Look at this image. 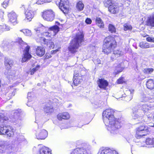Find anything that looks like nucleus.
<instances>
[{
    "instance_id": "nucleus-1",
    "label": "nucleus",
    "mask_w": 154,
    "mask_h": 154,
    "mask_svg": "<svg viewBox=\"0 0 154 154\" xmlns=\"http://www.w3.org/2000/svg\"><path fill=\"white\" fill-rule=\"evenodd\" d=\"M114 112L112 109H108L103 112L102 115L103 121L106 125H108L107 130L112 135L117 134L121 127L120 123L114 116Z\"/></svg>"
},
{
    "instance_id": "nucleus-2",
    "label": "nucleus",
    "mask_w": 154,
    "mask_h": 154,
    "mask_svg": "<svg viewBox=\"0 0 154 154\" xmlns=\"http://www.w3.org/2000/svg\"><path fill=\"white\" fill-rule=\"evenodd\" d=\"M83 33L81 31L78 32L75 37L71 42L68 49L71 53L73 54L77 51L80 44L83 41L84 35Z\"/></svg>"
},
{
    "instance_id": "nucleus-3",
    "label": "nucleus",
    "mask_w": 154,
    "mask_h": 154,
    "mask_svg": "<svg viewBox=\"0 0 154 154\" xmlns=\"http://www.w3.org/2000/svg\"><path fill=\"white\" fill-rule=\"evenodd\" d=\"M116 46L114 38L110 36L106 37L104 40L103 52L106 54L110 53Z\"/></svg>"
},
{
    "instance_id": "nucleus-4",
    "label": "nucleus",
    "mask_w": 154,
    "mask_h": 154,
    "mask_svg": "<svg viewBox=\"0 0 154 154\" xmlns=\"http://www.w3.org/2000/svg\"><path fill=\"white\" fill-rule=\"evenodd\" d=\"M18 42L20 45L22 46V47H23L25 48L23 51V56L21 61L22 63L24 62L29 60L31 57V55L29 52L30 47L27 45L26 43L23 42L21 38H18Z\"/></svg>"
},
{
    "instance_id": "nucleus-5",
    "label": "nucleus",
    "mask_w": 154,
    "mask_h": 154,
    "mask_svg": "<svg viewBox=\"0 0 154 154\" xmlns=\"http://www.w3.org/2000/svg\"><path fill=\"white\" fill-rule=\"evenodd\" d=\"M13 129L10 125H2L0 126V134L5 135L9 137L14 134Z\"/></svg>"
},
{
    "instance_id": "nucleus-6",
    "label": "nucleus",
    "mask_w": 154,
    "mask_h": 154,
    "mask_svg": "<svg viewBox=\"0 0 154 154\" xmlns=\"http://www.w3.org/2000/svg\"><path fill=\"white\" fill-rule=\"evenodd\" d=\"M42 17L44 20L51 21L54 19L55 14L51 10H47L43 12Z\"/></svg>"
},
{
    "instance_id": "nucleus-7",
    "label": "nucleus",
    "mask_w": 154,
    "mask_h": 154,
    "mask_svg": "<svg viewBox=\"0 0 154 154\" xmlns=\"http://www.w3.org/2000/svg\"><path fill=\"white\" fill-rule=\"evenodd\" d=\"M57 5H59V8L64 14L67 13L68 10L69 2L68 0H60L57 3L56 2Z\"/></svg>"
},
{
    "instance_id": "nucleus-8",
    "label": "nucleus",
    "mask_w": 154,
    "mask_h": 154,
    "mask_svg": "<svg viewBox=\"0 0 154 154\" xmlns=\"http://www.w3.org/2000/svg\"><path fill=\"white\" fill-rule=\"evenodd\" d=\"M59 31V28L57 26H54L49 28L48 32H45L44 35L46 37H51L55 35Z\"/></svg>"
},
{
    "instance_id": "nucleus-9",
    "label": "nucleus",
    "mask_w": 154,
    "mask_h": 154,
    "mask_svg": "<svg viewBox=\"0 0 154 154\" xmlns=\"http://www.w3.org/2000/svg\"><path fill=\"white\" fill-rule=\"evenodd\" d=\"M47 131L44 129H38L36 134V137L38 139H44L47 137Z\"/></svg>"
},
{
    "instance_id": "nucleus-10",
    "label": "nucleus",
    "mask_w": 154,
    "mask_h": 154,
    "mask_svg": "<svg viewBox=\"0 0 154 154\" xmlns=\"http://www.w3.org/2000/svg\"><path fill=\"white\" fill-rule=\"evenodd\" d=\"M143 114L141 110L134 109L133 110L132 117L134 119L140 121L142 119Z\"/></svg>"
},
{
    "instance_id": "nucleus-11",
    "label": "nucleus",
    "mask_w": 154,
    "mask_h": 154,
    "mask_svg": "<svg viewBox=\"0 0 154 154\" xmlns=\"http://www.w3.org/2000/svg\"><path fill=\"white\" fill-rule=\"evenodd\" d=\"M26 17L24 20L26 22L31 21L34 15V12L32 10L28 9L25 13Z\"/></svg>"
},
{
    "instance_id": "nucleus-12",
    "label": "nucleus",
    "mask_w": 154,
    "mask_h": 154,
    "mask_svg": "<svg viewBox=\"0 0 154 154\" xmlns=\"http://www.w3.org/2000/svg\"><path fill=\"white\" fill-rule=\"evenodd\" d=\"M8 15L9 20L11 22L14 23V24L17 23V16L15 12L12 11L8 13Z\"/></svg>"
},
{
    "instance_id": "nucleus-13",
    "label": "nucleus",
    "mask_w": 154,
    "mask_h": 154,
    "mask_svg": "<svg viewBox=\"0 0 154 154\" xmlns=\"http://www.w3.org/2000/svg\"><path fill=\"white\" fill-rule=\"evenodd\" d=\"M40 41L42 44H46L48 47L51 49L53 48L54 47V43L51 41L46 40L43 37H41L40 39Z\"/></svg>"
},
{
    "instance_id": "nucleus-14",
    "label": "nucleus",
    "mask_w": 154,
    "mask_h": 154,
    "mask_svg": "<svg viewBox=\"0 0 154 154\" xmlns=\"http://www.w3.org/2000/svg\"><path fill=\"white\" fill-rule=\"evenodd\" d=\"M8 149V145L6 141L0 140V153H4Z\"/></svg>"
},
{
    "instance_id": "nucleus-15",
    "label": "nucleus",
    "mask_w": 154,
    "mask_h": 154,
    "mask_svg": "<svg viewBox=\"0 0 154 154\" xmlns=\"http://www.w3.org/2000/svg\"><path fill=\"white\" fill-rule=\"evenodd\" d=\"M97 83L99 87L102 89H105L108 86V83L106 80L103 79H99Z\"/></svg>"
},
{
    "instance_id": "nucleus-16",
    "label": "nucleus",
    "mask_w": 154,
    "mask_h": 154,
    "mask_svg": "<svg viewBox=\"0 0 154 154\" xmlns=\"http://www.w3.org/2000/svg\"><path fill=\"white\" fill-rule=\"evenodd\" d=\"M82 80V79L81 74L78 75L77 74H75L73 81L74 85L75 86L78 85L79 84L81 83Z\"/></svg>"
},
{
    "instance_id": "nucleus-17",
    "label": "nucleus",
    "mask_w": 154,
    "mask_h": 154,
    "mask_svg": "<svg viewBox=\"0 0 154 154\" xmlns=\"http://www.w3.org/2000/svg\"><path fill=\"white\" fill-rule=\"evenodd\" d=\"M70 118L69 114L66 112L60 113L57 115V118L59 120L63 119H68Z\"/></svg>"
},
{
    "instance_id": "nucleus-18",
    "label": "nucleus",
    "mask_w": 154,
    "mask_h": 154,
    "mask_svg": "<svg viewBox=\"0 0 154 154\" xmlns=\"http://www.w3.org/2000/svg\"><path fill=\"white\" fill-rule=\"evenodd\" d=\"M71 154H87V152L85 149L77 148L74 149Z\"/></svg>"
},
{
    "instance_id": "nucleus-19",
    "label": "nucleus",
    "mask_w": 154,
    "mask_h": 154,
    "mask_svg": "<svg viewBox=\"0 0 154 154\" xmlns=\"http://www.w3.org/2000/svg\"><path fill=\"white\" fill-rule=\"evenodd\" d=\"M45 53V50L44 48L42 47H38L36 48V54L38 56H43Z\"/></svg>"
},
{
    "instance_id": "nucleus-20",
    "label": "nucleus",
    "mask_w": 154,
    "mask_h": 154,
    "mask_svg": "<svg viewBox=\"0 0 154 154\" xmlns=\"http://www.w3.org/2000/svg\"><path fill=\"white\" fill-rule=\"evenodd\" d=\"M114 151L109 149L101 148L100 149L98 154H111Z\"/></svg>"
},
{
    "instance_id": "nucleus-21",
    "label": "nucleus",
    "mask_w": 154,
    "mask_h": 154,
    "mask_svg": "<svg viewBox=\"0 0 154 154\" xmlns=\"http://www.w3.org/2000/svg\"><path fill=\"white\" fill-rule=\"evenodd\" d=\"M109 11L113 14H115L118 12L119 11V8L117 6L112 5H110L108 7Z\"/></svg>"
},
{
    "instance_id": "nucleus-22",
    "label": "nucleus",
    "mask_w": 154,
    "mask_h": 154,
    "mask_svg": "<svg viewBox=\"0 0 154 154\" xmlns=\"http://www.w3.org/2000/svg\"><path fill=\"white\" fill-rule=\"evenodd\" d=\"M146 86L147 88L150 90H152L154 88V81L152 79H149L146 82Z\"/></svg>"
},
{
    "instance_id": "nucleus-23",
    "label": "nucleus",
    "mask_w": 154,
    "mask_h": 154,
    "mask_svg": "<svg viewBox=\"0 0 154 154\" xmlns=\"http://www.w3.org/2000/svg\"><path fill=\"white\" fill-rule=\"evenodd\" d=\"M13 61L11 60L8 59H6L5 61V65L6 69H10L13 64Z\"/></svg>"
},
{
    "instance_id": "nucleus-24",
    "label": "nucleus",
    "mask_w": 154,
    "mask_h": 154,
    "mask_svg": "<svg viewBox=\"0 0 154 154\" xmlns=\"http://www.w3.org/2000/svg\"><path fill=\"white\" fill-rule=\"evenodd\" d=\"M136 137L137 138H140L146 135L147 132L142 131L141 130H140L139 128H136Z\"/></svg>"
},
{
    "instance_id": "nucleus-25",
    "label": "nucleus",
    "mask_w": 154,
    "mask_h": 154,
    "mask_svg": "<svg viewBox=\"0 0 154 154\" xmlns=\"http://www.w3.org/2000/svg\"><path fill=\"white\" fill-rule=\"evenodd\" d=\"M146 23L148 26L154 27V14L149 17Z\"/></svg>"
},
{
    "instance_id": "nucleus-26",
    "label": "nucleus",
    "mask_w": 154,
    "mask_h": 154,
    "mask_svg": "<svg viewBox=\"0 0 154 154\" xmlns=\"http://www.w3.org/2000/svg\"><path fill=\"white\" fill-rule=\"evenodd\" d=\"M40 154H51V151L48 148L44 147L40 149Z\"/></svg>"
},
{
    "instance_id": "nucleus-27",
    "label": "nucleus",
    "mask_w": 154,
    "mask_h": 154,
    "mask_svg": "<svg viewBox=\"0 0 154 154\" xmlns=\"http://www.w3.org/2000/svg\"><path fill=\"white\" fill-rule=\"evenodd\" d=\"M152 109V107L150 105H148L146 104H143L142 107V111H143L144 113L148 110H150Z\"/></svg>"
},
{
    "instance_id": "nucleus-28",
    "label": "nucleus",
    "mask_w": 154,
    "mask_h": 154,
    "mask_svg": "<svg viewBox=\"0 0 154 154\" xmlns=\"http://www.w3.org/2000/svg\"><path fill=\"white\" fill-rule=\"evenodd\" d=\"M5 73L6 75L9 76L10 78H12L11 77H10V76H14L15 74V72L14 71L11 70L10 69H6Z\"/></svg>"
},
{
    "instance_id": "nucleus-29",
    "label": "nucleus",
    "mask_w": 154,
    "mask_h": 154,
    "mask_svg": "<svg viewBox=\"0 0 154 154\" xmlns=\"http://www.w3.org/2000/svg\"><path fill=\"white\" fill-rule=\"evenodd\" d=\"M97 24L100 28H103L104 26L103 22L99 17H97L96 20Z\"/></svg>"
},
{
    "instance_id": "nucleus-30",
    "label": "nucleus",
    "mask_w": 154,
    "mask_h": 154,
    "mask_svg": "<svg viewBox=\"0 0 154 154\" xmlns=\"http://www.w3.org/2000/svg\"><path fill=\"white\" fill-rule=\"evenodd\" d=\"M8 120V119L7 117L4 116L3 115H1L0 116V124L6 123Z\"/></svg>"
},
{
    "instance_id": "nucleus-31",
    "label": "nucleus",
    "mask_w": 154,
    "mask_h": 154,
    "mask_svg": "<svg viewBox=\"0 0 154 154\" xmlns=\"http://www.w3.org/2000/svg\"><path fill=\"white\" fill-rule=\"evenodd\" d=\"M140 47L142 48H149V45L146 42H141L140 44Z\"/></svg>"
},
{
    "instance_id": "nucleus-32",
    "label": "nucleus",
    "mask_w": 154,
    "mask_h": 154,
    "mask_svg": "<svg viewBox=\"0 0 154 154\" xmlns=\"http://www.w3.org/2000/svg\"><path fill=\"white\" fill-rule=\"evenodd\" d=\"M113 54L116 57H118L123 55V53L122 51L117 50L114 51Z\"/></svg>"
},
{
    "instance_id": "nucleus-33",
    "label": "nucleus",
    "mask_w": 154,
    "mask_h": 154,
    "mask_svg": "<svg viewBox=\"0 0 154 154\" xmlns=\"http://www.w3.org/2000/svg\"><path fill=\"white\" fill-rule=\"evenodd\" d=\"M76 7L77 9L79 11H81L83 10L84 5L81 2L79 1L77 3Z\"/></svg>"
},
{
    "instance_id": "nucleus-34",
    "label": "nucleus",
    "mask_w": 154,
    "mask_h": 154,
    "mask_svg": "<svg viewBox=\"0 0 154 154\" xmlns=\"http://www.w3.org/2000/svg\"><path fill=\"white\" fill-rule=\"evenodd\" d=\"M23 32L25 35L27 36H31L32 35L31 31L28 29H24L20 30Z\"/></svg>"
},
{
    "instance_id": "nucleus-35",
    "label": "nucleus",
    "mask_w": 154,
    "mask_h": 154,
    "mask_svg": "<svg viewBox=\"0 0 154 154\" xmlns=\"http://www.w3.org/2000/svg\"><path fill=\"white\" fill-rule=\"evenodd\" d=\"M0 29L2 31H6L10 30V28L6 25L2 24L0 26Z\"/></svg>"
},
{
    "instance_id": "nucleus-36",
    "label": "nucleus",
    "mask_w": 154,
    "mask_h": 154,
    "mask_svg": "<svg viewBox=\"0 0 154 154\" xmlns=\"http://www.w3.org/2000/svg\"><path fill=\"white\" fill-rule=\"evenodd\" d=\"M108 30L111 33H115L116 32V29L115 26L112 24L109 25Z\"/></svg>"
},
{
    "instance_id": "nucleus-37",
    "label": "nucleus",
    "mask_w": 154,
    "mask_h": 154,
    "mask_svg": "<svg viewBox=\"0 0 154 154\" xmlns=\"http://www.w3.org/2000/svg\"><path fill=\"white\" fill-rule=\"evenodd\" d=\"M146 143L147 145H153L154 144V138H148L146 140Z\"/></svg>"
},
{
    "instance_id": "nucleus-38",
    "label": "nucleus",
    "mask_w": 154,
    "mask_h": 154,
    "mask_svg": "<svg viewBox=\"0 0 154 154\" xmlns=\"http://www.w3.org/2000/svg\"><path fill=\"white\" fill-rule=\"evenodd\" d=\"M44 28V27L41 24H39L38 27H36L34 29L36 32L42 31Z\"/></svg>"
},
{
    "instance_id": "nucleus-39",
    "label": "nucleus",
    "mask_w": 154,
    "mask_h": 154,
    "mask_svg": "<svg viewBox=\"0 0 154 154\" xmlns=\"http://www.w3.org/2000/svg\"><path fill=\"white\" fill-rule=\"evenodd\" d=\"M44 110L47 113L52 112L53 111V107L51 106H47L44 108Z\"/></svg>"
},
{
    "instance_id": "nucleus-40",
    "label": "nucleus",
    "mask_w": 154,
    "mask_h": 154,
    "mask_svg": "<svg viewBox=\"0 0 154 154\" xmlns=\"http://www.w3.org/2000/svg\"><path fill=\"white\" fill-rule=\"evenodd\" d=\"M124 30L125 31L128 30H131L132 29V27L130 24L125 23L124 25Z\"/></svg>"
},
{
    "instance_id": "nucleus-41",
    "label": "nucleus",
    "mask_w": 154,
    "mask_h": 154,
    "mask_svg": "<svg viewBox=\"0 0 154 154\" xmlns=\"http://www.w3.org/2000/svg\"><path fill=\"white\" fill-rule=\"evenodd\" d=\"M153 69L152 68H146L144 69L143 71L146 74H150L153 71Z\"/></svg>"
},
{
    "instance_id": "nucleus-42",
    "label": "nucleus",
    "mask_w": 154,
    "mask_h": 154,
    "mask_svg": "<svg viewBox=\"0 0 154 154\" xmlns=\"http://www.w3.org/2000/svg\"><path fill=\"white\" fill-rule=\"evenodd\" d=\"M136 128H139L140 130H141V131L144 132H147L148 131L147 128L145 126L143 125L138 127Z\"/></svg>"
},
{
    "instance_id": "nucleus-43",
    "label": "nucleus",
    "mask_w": 154,
    "mask_h": 154,
    "mask_svg": "<svg viewBox=\"0 0 154 154\" xmlns=\"http://www.w3.org/2000/svg\"><path fill=\"white\" fill-rule=\"evenodd\" d=\"M39 66L37 65L35 68H33L31 70V73L30 74L31 75H33L34 74V73L39 68Z\"/></svg>"
},
{
    "instance_id": "nucleus-44",
    "label": "nucleus",
    "mask_w": 154,
    "mask_h": 154,
    "mask_svg": "<svg viewBox=\"0 0 154 154\" xmlns=\"http://www.w3.org/2000/svg\"><path fill=\"white\" fill-rule=\"evenodd\" d=\"M151 99V98L150 97L145 96L143 97L142 101L144 102L149 101Z\"/></svg>"
},
{
    "instance_id": "nucleus-45",
    "label": "nucleus",
    "mask_w": 154,
    "mask_h": 154,
    "mask_svg": "<svg viewBox=\"0 0 154 154\" xmlns=\"http://www.w3.org/2000/svg\"><path fill=\"white\" fill-rule=\"evenodd\" d=\"M116 70L118 73L121 72L122 71L123 69L121 67V64H119L116 67Z\"/></svg>"
},
{
    "instance_id": "nucleus-46",
    "label": "nucleus",
    "mask_w": 154,
    "mask_h": 154,
    "mask_svg": "<svg viewBox=\"0 0 154 154\" xmlns=\"http://www.w3.org/2000/svg\"><path fill=\"white\" fill-rule=\"evenodd\" d=\"M44 2H45L43 0H38L37 1H35V2L33 4H37L38 5H41Z\"/></svg>"
},
{
    "instance_id": "nucleus-47",
    "label": "nucleus",
    "mask_w": 154,
    "mask_h": 154,
    "mask_svg": "<svg viewBox=\"0 0 154 154\" xmlns=\"http://www.w3.org/2000/svg\"><path fill=\"white\" fill-rule=\"evenodd\" d=\"M9 2L8 1H5L2 4V5L4 8H5L8 5Z\"/></svg>"
},
{
    "instance_id": "nucleus-48",
    "label": "nucleus",
    "mask_w": 154,
    "mask_h": 154,
    "mask_svg": "<svg viewBox=\"0 0 154 154\" xmlns=\"http://www.w3.org/2000/svg\"><path fill=\"white\" fill-rule=\"evenodd\" d=\"M124 79L123 77H121L117 80V82L119 84L123 83L125 82Z\"/></svg>"
},
{
    "instance_id": "nucleus-49",
    "label": "nucleus",
    "mask_w": 154,
    "mask_h": 154,
    "mask_svg": "<svg viewBox=\"0 0 154 154\" xmlns=\"http://www.w3.org/2000/svg\"><path fill=\"white\" fill-rule=\"evenodd\" d=\"M112 2L111 0H107L104 3V5L105 6H108L109 5L110 6V5H112Z\"/></svg>"
},
{
    "instance_id": "nucleus-50",
    "label": "nucleus",
    "mask_w": 154,
    "mask_h": 154,
    "mask_svg": "<svg viewBox=\"0 0 154 154\" xmlns=\"http://www.w3.org/2000/svg\"><path fill=\"white\" fill-rule=\"evenodd\" d=\"M146 40L148 42H154V38L148 37L146 38Z\"/></svg>"
},
{
    "instance_id": "nucleus-51",
    "label": "nucleus",
    "mask_w": 154,
    "mask_h": 154,
    "mask_svg": "<svg viewBox=\"0 0 154 154\" xmlns=\"http://www.w3.org/2000/svg\"><path fill=\"white\" fill-rule=\"evenodd\" d=\"M92 21L89 18H87L85 21V23L87 24H90L91 23Z\"/></svg>"
},
{
    "instance_id": "nucleus-52",
    "label": "nucleus",
    "mask_w": 154,
    "mask_h": 154,
    "mask_svg": "<svg viewBox=\"0 0 154 154\" xmlns=\"http://www.w3.org/2000/svg\"><path fill=\"white\" fill-rule=\"evenodd\" d=\"M59 49H57L56 50H54L52 51H51V54H55V53H56L58 51H59Z\"/></svg>"
},
{
    "instance_id": "nucleus-53",
    "label": "nucleus",
    "mask_w": 154,
    "mask_h": 154,
    "mask_svg": "<svg viewBox=\"0 0 154 154\" xmlns=\"http://www.w3.org/2000/svg\"><path fill=\"white\" fill-rule=\"evenodd\" d=\"M4 14V12L1 10L0 11V16L1 17H3V14Z\"/></svg>"
},
{
    "instance_id": "nucleus-54",
    "label": "nucleus",
    "mask_w": 154,
    "mask_h": 154,
    "mask_svg": "<svg viewBox=\"0 0 154 154\" xmlns=\"http://www.w3.org/2000/svg\"><path fill=\"white\" fill-rule=\"evenodd\" d=\"M128 97H125V99H126V100H127V98H128ZM132 96H131L130 97V99H129V100H126V101H130V100H131L132 99Z\"/></svg>"
},
{
    "instance_id": "nucleus-55",
    "label": "nucleus",
    "mask_w": 154,
    "mask_h": 154,
    "mask_svg": "<svg viewBox=\"0 0 154 154\" xmlns=\"http://www.w3.org/2000/svg\"><path fill=\"white\" fill-rule=\"evenodd\" d=\"M45 2H51V0H43Z\"/></svg>"
},
{
    "instance_id": "nucleus-56",
    "label": "nucleus",
    "mask_w": 154,
    "mask_h": 154,
    "mask_svg": "<svg viewBox=\"0 0 154 154\" xmlns=\"http://www.w3.org/2000/svg\"><path fill=\"white\" fill-rule=\"evenodd\" d=\"M35 1H36V0H32L30 1L31 4L33 5H34V4H33V3L35 2Z\"/></svg>"
},
{
    "instance_id": "nucleus-57",
    "label": "nucleus",
    "mask_w": 154,
    "mask_h": 154,
    "mask_svg": "<svg viewBox=\"0 0 154 154\" xmlns=\"http://www.w3.org/2000/svg\"><path fill=\"white\" fill-rule=\"evenodd\" d=\"M30 94V93H29L28 94V99H29V98H30V96H29V95Z\"/></svg>"
},
{
    "instance_id": "nucleus-58",
    "label": "nucleus",
    "mask_w": 154,
    "mask_h": 154,
    "mask_svg": "<svg viewBox=\"0 0 154 154\" xmlns=\"http://www.w3.org/2000/svg\"><path fill=\"white\" fill-rule=\"evenodd\" d=\"M149 126L151 127H153L154 126V124H149Z\"/></svg>"
},
{
    "instance_id": "nucleus-59",
    "label": "nucleus",
    "mask_w": 154,
    "mask_h": 154,
    "mask_svg": "<svg viewBox=\"0 0 154 154\" xmlns=\"http://www.w3.org/2000/svg\"><path fill=\"white\" fill-rule=\"evenodd\" d=\"M111 154H118L115 151H114Z\"/></svg>"
},
{
    "instance_id": "nucleus-60",
    "label": "nucleus",
    "mask_w": 154,
    "mask_h": 154,
    "mask_svg": "<svg viewBox=\"0 0 154 154\" xmlns=\"http://www.w3.org/2000/svg\"><path fill=\"white\" fill-rule=\"evenodd\" d=\"M75 73V74H77L78 75V73L77 72H76L75 71L74 72V76ZM78 75H79V74H78Z\"/></svg>"
},
{
    "instance_id": "nucleus-61",
    "label": "nucleus",
    "mask_w": 154,
    "mask_h": 154,
    "mask_svg": "<svg viewBox=\"0 0 154 154\" xmlns=\"http://www.w3.org/2000/svg\"><path fill=\"white\" fill-rule=\"evenodd\" d=\"M51 57V56H50V57H47V56H46V58H49V57Z\"/></svg>"
},
{
    "instance_id": "nucleus-62",
    "label": "nucleus",
    "mask_w": 154,
    "mask_h": 154,
    "mask_svg": "<svg viewBox=\"0 0 154 154\" xmlns=\"http://www.w3.org/2000/svg\"><path fill=\"white\" fill-rule=\"evenodd\" d=\"M38 86H40V84H38Z\"/></svg>"
},
{
    "instance_id": "nucleus-63",
    "label": "nucleus",
    "mask_w": 154,
    "mask_h": 154,
    "mask_svg": "<svg viewBox=\"0 0 154 154\" xmlns=\"http://www.w3.org/2000/svg\"><path fill=\"white\" fill-rule=\"evenodd\" d=\"M56 23H57L58 24H59V23L58 22H56Z\"/></svg>"
},
{
    "instance_id": "nucleus-64",
    "label": "nucleus",
    "mask_w": 154,
    "mask_h": 154,
    "mask_svg": "<svg viewBox=\"0 0 154 154\" xmlns=\"http://www.w3.org/2000/svg\"><path fill=\"white\" fill-rule=\"evenodd\" d=\"M128 91L129 92H130L131 94V92L129 90V91Z\"/></svg>"
}]
</instances>
